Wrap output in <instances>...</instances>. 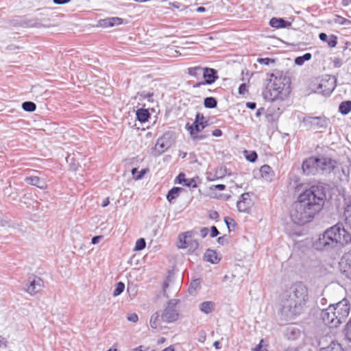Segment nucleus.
<instances>
[{
    "instance_id": "f257e3e1",
    "label": "nucleus",
    "mask_w": 351,
    "mask_h": 351,
    "mask_svg": "<svg viewBox=\"0 0 351 351\" xmlns=\"http://www.w3.org/2000/svg\"><path fill=\"white\" fill-rule=\"evenodd\" d=\"M325 199L322 187L312 186L305 190L292 205L290 216L293 223L304 225L310 222L322 208Z\"/></svg>"
},
{
    "instance_id": "f03ea898",
    "label": "nucleus",
    "mask_w": 351,
    "mask_h": 351,
    "mask_svg": "<svg viewBox=\"0 0 351 351\" xmlns=\"http://www.w3.org/2000/svg\"><path fill=\"white\" fill-rule=\"evenodd\" d=\"M308 300V290L302 282H296L284 293L280 313L283 319L289 320L299 315Z\"/></svg>"
},
{
    "instance_id": "7ed1b4c3",
    "label": "nucleus",
    "mask_w": 351,
    "mask_h": 351,
    "mask_svg": "<svg viewBox=\"0 0 351 351\" xmlns=\"http://www.w3.org/2000/svg\"><path fill=\"white\" fill-rule=\"evenodd\" d=\"M351 241V234L342 223H337L319 236L314 246L318 250L330 251L339 249Z\"/></svg>"
},
{
    "instance_id": "20e7f679",
    "label": "nucleus",
    "mask_w": 351,
    "mask_h": 351,
    "mask_svg": "<svg viewBox=\"0 0 351 351\" xmlns=\"http://www.w3.org/2000/svg\"><path fill=\"white\" fill-rule=\"evenodd\" d=\"M196 234L197 232L194 230L180 234L178 237V247L182 249H187L189 252H195L199 247L198 241L194 239Z\"/></svg>"
},
{
    "instance_id": "39448f33",
    "label": "nucleus",
    "mask_w": 351,
    "mask_h": 351,
    "mask_svg": "<svg viewBox=\"0 0 351 351\" xmlns=\"http://www.w3.org/2000/svg\"><path fill=\"white\" fill-rule=\"evenodd\" d=\"M302 123L308 130H322L328 126L330 119L325 116L313 117L307 115L303 118Z\"/></svg>"
},
{
    "instance_id": "423d86ee",
    "label": "nucleus",
    "mask_w": 351,
    "mask_h": 351,
    "mask_svg": "<svg viewBox=\"0 0 351 351\" xmlns=\"http://www.w3.org/2000/svg\"><path fill=\"white\" fill-rule=\"evenodd\" d=\"M330 306L332 308V311L335 312V315L338 317V321L341 324L346 320L349 315L350 308L349 301L344 298L338 303L330 305Z\"/></svg>"
},
{
    "instance_id": "0eeeda50",
    "label": "nucleus",
    "mask_w": 351,
    "mask_h": 351,
    "mask_svg": "<svg viewBox=\"0 0 351 351\" xmlns=\"http://www.w3.org/2000/svg\"><path fill=\"white\" fill-rule=\"evenodd\" d=\"M336 88V78L333 76H327L323 78L315 92L324 96H329Z\"/></svg>"
},
{
    "instance_id": "6e6552de",
    "label": "nucleus",
    "mask_w": 351,
    "mask_h": 351,
    "mask_svg": "<svg viewBox=\"0 0 351 351\" xmlns=\"http://www.w3.org/2000/svg\"><path fill=\"white\" fill-rule=\"evenodd\" d=\"M176 304L177 302L175 300H171L168 302L167 307L161 315L162 322L171 323L178 319L179 315L176 307Z\"/></svg>"
},
{
    "instance_id": "1a4fd4ad",
    "label": "nucleus",
    "mask_w": 351,
    "mask_h": 351,
    "mask_svg": "<svg viewBox=\"0 0 351 351\" xmlns=\"http://www.w3.org/2000/svg\"><path fill=\"white\" fill-rule=\"evenodd\" d=\"M173 141L171 136L169 133H165L159 138H158L154 148V152L155 156H159L166 152L169 148L171 147Z\"/></svg>"
},
{
    "instance_id": "9d476101",
    "label": "nucleus",
    "mask_w": 351,
    "mask_h": 351,
    "mask_svg": "<svg viewBox=\"0 0 351 351\" xmlns=\"http://www.w3.org/2000/svg\"><path fill=\"white\" fill-rule=\"evenodd\" d=\"M318 159L319 169L322 174H328L337 167V162L330 157L319 155Z\"/></svg>"
},
{
    "instance_id": "9b49d317",
    "label": "nucleus",
    "mask_w": 351,
    "mask_h": 351,
    "mask_svg": "<svg viewBox=\"0 0 351 351\" xmlns=\"http://www.w3.org/2000/svg\"><path fill=\"white\" fill-rule=\"evenodd\" d=\"M321 317L324 323L330 328H336L340 324L335 312L332 311L330 306L322 311Z\"/></svg>"
},
{
    "instance_id": "f8f14e48",
    "label": "nucleus",
    "mask_w": 351,
    "mask_h": 351,
    "mask_svg": "<svg viewBox=\"0 0 351 351\" xmlns=\"http://www.w3.org/2000/svg\"><path fill=\"white\" fill-rule=\"evenodd\" d=\"M319 159L317 157H310L302 163V170L306 175H315L320 173L319 168Z\"/></svg>"
},
{
    "instance_id": "ddd939ff",
    "label": "nucleus",
    "mask_w": 351,
    "mask_h": 351,
    "mask_svg": "<svg viewBox=\"0 0 351 351\" xmlns=\"http://www.w3.org/2000/svg\"><path fill=\"white\" fill-rule=\"evenodd\" d=\"M28 285H27L25 291L33 295L38 293L43 287V281L40 277L35 276H29L28 278Z\"/></svg>"
},
{
    "instance_id": "4468645a",
    "label": "nucleus",
    "mask_w": 351,
    "mask_h": 351,
    "mask_svg": "<svg viewBox=\"0 0 351 351\" xmlns=\"http://www.w3.org/2000/svg\"><path fill=\"white\" fill-rule=\"evenodd\" d=\"M203 78L204 80L197 82L193 86V88H199L202 85L211 84L214 83L217 79V72L214 69L204 68L203 73Z\"/></svg>"
},
{
    "instance_id": "2eb2a0df",
    "label": "nucleus",
    "mask_w": 351,
    "mask_h": 351,
    "mask_svg": "<svg viewBox=\"0 0 351 351\" xmlns=\"http://www.w3.org/2000/svg\"><path fill=\"white\" fill-rule=\"evenodd\" d=\"M252 206V202L249 193H243L237 203L238 210L243 213H249Z\"/></svg>"
},
{
    "instance_id": "dca6fc26",
    "label": "nucleus",
    "mask_w": 351,
    "mask_h": 351,
    "mask_svg": "<svg viewBox=\"0 0 351 351\" xmlns=\"http://www.w3.org/2000/svg\"><path fill=\"white\" fill-rule=\"evenodd\" d=\"M123 23V19L119 17H109L104 19H101L99 21L100 27L106 28L110 27H114L116 25H121Z\"/></svg>"
},
{
    "instance_id": "f3484780",
    "label": "nucleus",
    "mask_w": 351,
    "mask_h": 351,
    "mask_svg": "<svg viewBox=\"0 0 351 351\" xmlns=\"http://www.w3.org/2000/svg\"><path fill=\"white\" fill-rule=\"evenodd\" d=\"M269 25L272 27L279 29L289 27L291 25V23L289 21H286L282 18L274 17L271 19L269 21Z\"/></svg>"
},
{
    "instance_id": "a211bd4d",
    "label": "nucleus",
    "mask_w": 351,
    "mask_h": 351,
    "mask_svg": "<svg viewBox=\"0 0 351 351\" xmlns=\"http://www.w3.org/2000/svg\"><path fill=\"white\" fill-rule=\"evenodd\" d=\"M204 123L196 122V120L191 125L186 124V128L189 132L191 136H193L195 133H199L203 130L207 125H204Z\"/></svg>"
},
{
    "instance_id": "6ab92c4d",
    "label": "nucleus",
    "mask_w": 351,
    "mask_h": 351,
    "mask_svg": "<svg viewBox=\"0 0 351 351\" xmlns=\"http://www.w3.org/2000/svg\"><path fill=\"white\" fill-rule=\"evenodd\" d=\"M319 38L323 42H326L328 45L332 48L335 47L337 44V37L333 34L328 36L325 33H320Z\"/></svg>"
},
{
    "instance_id": "aec40b11",
    "label": "nucleus",
    "mask_w": 351,
    "mask_h": 351,
    "mask_svg": "<svg viewBox=\"0 0 351 351\" xmlns=\"http://www.w3.org/2000/svg\"><path fill=\"white\" fill-rule=\"evenodd\" d=\"M215 304L212 301H206L199 304V309L204 314H210L215 309Z\"/></svg>"
},
{
    "instance_id": "412c9836",
    "label": "nucleus",
    "mask_w": 351,
    "mask_h": 351,
    "mask_svg": "<svg viewBox=\"0 0 351 351\" xmlns=\"http://www.w3.org/2000/svg\"><path fill=\"white\" fill-rule=\"evenodd\" d=\"M204 260L213 264L217 263L220 258H218L216 251L208 249L204 254Z\"/></svg>"
},
{
    "instance_id": "4be33fe9",
    "label": "nucleus",
    "mask_w": 351,
    "mask_h": 351,
    "mask_svg": "<svg viewBox=\"0 0 351 351\" xmlns=\"http://www.w3.org/2000/svg\"><path fill=\"white\" fill-rule=\"evenodd\" d=\"M25 180L27 184L36 186L40 189H43L45 186V182L43 179H41L38 176L26 177Z\"/></svg>"
},
{
    "instance_id": "5701e85b",
    "label": "nucleus",
    "mask_w": 351,
    "mask_h": 351,
    "mask_svg": "<svg viewBox=\"0 0 351 351\" xmlns=\"http://www.w3.org/2000/svg\"><path fill=\"white\" fill-rule=\"evenodd\" d=\"M260 173L263 178L267 181L271 180L274 176V171L269 165H263L260 169Z\"/></svg>"
},
{
    "instance_id": "b1692460",
    "label": "nucleus",
    "mask_w": 351,
    "mask_h": 351,
    "mask_svg": "<svg viewBox=\"0 0 351 351\" xmlns=\"http://www.w3.org/2000/svg\"><path fill=\"white\" fill-rule=\"evenodd\" d=\"M136 119L141 123H144L148 121L150 117V114L147 109L140 108L136 112Z\"/></svg>"
},
{
    "instance_id": "393cba45",
    "label": "nucleus",
    "mask_w": 351,
    "mask_h": 351,
    "mask_svg": "<svg viewBox=\"0 0 351 351\" xmlns=\"http://www.w3.org/2000/svg\"><path fill=\"white\" fill-rule=\"evenodd\" d=\"M204 69L202 66H197L194 67H190L188 69V74L192 77L199 80L202 77H203Z\"/></svg>"
},
{
    "instance_id": "a878e982",
    "label": "nucleus",
    "mask_w": 351,
    "mask_h": 351,
    "mask_svg": "<svg viewBox=\"0 0 351 351\" xmlns=\"http://www.w3.org/2000/svg\"><path fill=\"white\" fill-rule=\"evenodd\" d=\"M161 315L159 312H156L153 314L150 318L149 324L150 326L152 328L157 329L161 327L160 321H161Z\"/></svg>"
},
{
    "instance_id": "bb28decb",
    "label": "nucleus",
    "mask_w": 351,
    "mask_h": 351,
    "mask_svg": "<svg viewBox=\"0 0 351 351\" xmlns=\"http://www.w3.org/2000/svg\"><path fill=\"white\" fill-rule=\"evenodd\" d=\"M351 111V101H342L339 106V112L346 115Z\"/></svg>"
},
{
    "instance_id": "cd10ccee",
    "label": "nucleus",
    "mask_w": 351,
    "mask_h": 351,
    "mask_svg": "<svg viewBox=\"0 0 351 351\" xmlns=\"http://www.w3.org/2000/svg\"><path fill=\"white\" fill-rule=\"evenodd\" d=\"M319 351H344V350L339 343L332 341L328 346L321 348Z\"/></svg>"
},
{
    "instance_id": "c85d7f7f",
    "label": "nucleus",
    "mask_w": 351,
    "mask_h": 351,
    "mask_svg": "<svg viewBox=\"0 0 351 351\" xmlns=\"http://www.w3.org/2000/svg\"><path fill=\"white\" fill-rule=\"evenodd\" d=\"M181 191V189L179 187H173L171 190L169 191L167 195V199L169 202H171L172 200L177 198L179 195V193Z\"/></svg>"
},
{
    "instance_id": "c756f323",
    "label": "nucleus",
    "mask_w": 351,
    "mask_h": 351,
    "mask_svg": "<svg viewBox=\"0 0 351 351\" xmlns=\"http://www.w3.org/2000/svg\"><path fill=\"white\" fill-rule=\"evenodd\" d=\"M311 58V53H306L303 56L296 57L295 58L294 62L296 65L302 66L304 62L310 60Z\"/></svg>"
},
{
    "instance_id": "7c9ffc66",
    "label": "nucleus",
    "mask_w": 351,
    "mask_h": 351,
    "mask_svg": "<svg viewBox=\"0 0 351 351\" xmlns=\"http://www.w3.org/2000/svg\"><path fill=\"white\" fill-rule=\"evenodd\" d=\"M343 216L346 224L351 228V204H348L345 208Z\"/></svg>"
},
{
    "instance_id": "2f4dec72",
    "label": "nucleus",
    "mask_w": 351,
    "mask_h": 351,
    "mask_svg": "<svg viewBox=\"0 0 351 351\" xmlns=\"http://www.w3.org/2000/svg\"><path fill=\"white\" fill-rule=\"evenodd\" d=\"M204 106L207 108H214L217 106V101L213 97H206L204 101Z\"/></svg>"
},
{
    "instance_id": "473e14b6",
    "label": "nucleus",
    "mask_w": 351,
    "mask_h": 351,
    "mask_svg": "<svg viewBox=\"0 0 351 351\" xmlns=\"http://www.w3.org/2000/svg\"><path fill=\"white\" fill-rule=\"evenodd\" d=\"M22 108L26 112H34L36 105L32 101H25L22 104Z\"/></svg>"
},
{
    "instance_id": "72a5a7b5",
    "label": "nucleus",
    "mask_w": 351,
    "mask_h": 351,
    "mask_svg": "<svg viewBox=\"0 0 351 351\" xmlns=\"http://www.w3.org/2000/svg\"><path fill=\"white\" fill-rule=\"evenodd\" d=\"M125 289V285L122 282H119L116 284L115 289L113 291V295L114 297L119 295L121 294Z\"/></svg>"
},
{
    "instance_id": "f704fd0d",
    "label": "nucleus",
    "mask_w": 351,
    "mask_h": 351,
    "mask_svg": "<svg viewBox=\"0 0 351 351\" xmlns=\"http://www.w3.org/2000/svg\"><path fill=\"white\" fill-rule=\"evenodd\" d=\"M145 169H141V171H138L136 168H133L132 169V174L135 180H141L145 175Z\"/></svg>"
},
{
    "instance_id": "c9c22d12",
    "label": "nucleus",
    "mask_w": 351,
    "mask_h": 351,
    "mask_svg": "<svg viewBox=\"0 0 351 351\" xmlns=\"http://www.w3.org/2000/svg\"><path fill=\"white\" fill-rule=\"evenodd\" d=\"M146 242L145 240L143 238L138 239L135 244L134 250L140 251L143 250L145 247Z\"/></svg>"
},
{
    "instance_id": "e433bc0d",
    "label": "nucleus",
    "mask_w": 351,
    "mask_h": 351,
    "mask_svg": "<svg viewBox=\"0 0 351 351\" xmlns=\"http://www.w3.org/2000/svg\"><path fill=\"white\" fill-rule=\"evenodd\" d=\"M335 22L337 24H339V25H350L351 24V21L342 17V16H337L335 19Z\"/></svg>"
},
{
    "instance_id": "4c0bfd02",
    "label": "nucleus",
    "mask_w": 351,
    "mask_h": 351,
    "mask_svg": "<svg viewBox=\"0 0 351 351\" xmlns=\"http://www.w3.org/2000/svg\"><path fill=\"white\" fill-rule=\"evenodd\" d=\"M267 344L263 339H261L259 343L253 349V351H267Z\"/></svg>"
},
{
    "instance_id": "58836bf2",
    "label": "nucleus",
    "mask_w": 351,
    "mask_h": 351,
    "mask_svg": "<svg viewBox=\"0 0 351 351\" xmlns=\"http://www.w3.org/2000/svg\"><path fill=\"white\" fill-rule=\"evenodd\" d=\"M195 120H196V122H199V123H204V125H208V121L206 120V119H205L204 116L203 115V114H202L200 112H197L196 114Z\"/></svg>"
},
{
    "instance_id": "ea45409f",
    "label": "nucleus",
    "mask_w": 351,
    "mask_h": 351,
    "mask_svg": "<svg viewBox=\"0 0 351 351\" xmlns=\"http://www.w3.org/2000/svg\"><path fill=\"white\" fill-rule=\"evenodd\" d=\"M184 186H189V187H193L195 188L197 186L196 181L194 178H189L186 179L184 180V182L183 184Z\"/></svg>"
},
{
    "instance_id": "a19ab883",
    "label": "nucleus",
    "mask_w": 351,
    "mask_h": 351,
    "mask_svg": "<svg viewBox=\"0 0 351 351\" xmlns=\"http://www.w3.org/2000/svg\"><path fill=\"white\" fill-rule=\"evenodd\" d=\"M258 62L262 64L269 65L270 63H274V60L269 58H258Z\"/></svg>"
},
{
    "instance_id": "79ce46f5",
    "label": "nucleus",
    "mask_w": 351,
    "mask_h": 351,
    "mask_svg": "<svg viewBox=\"0 0 351 351\" xmlns=\"http://www.w3.org/2000/svg\"><path fill=\"white\" fill-rule=\"evenodd\" d=\"M226 189V185L224 184H213L210 186L209 189L211 191L219 190V191H223Z\"/></svg>"
},
{
    "instance_id": "37998d69",
    "label": "nucleus",
    "mask_w": 351,
    "mask_h": 351,
    "mask_svg": "<svg viewBox=\"0 0 351 351\" xmlns=\"http://www.w3.org/2000/svg\"><path fill=\"white\" fill-rule=\"evenodd\" d=\"M257 154L255 152H252L250 154L246 156V159L249 160L250 162H255L257 159Z\"/></svg>"
},
{
    "instance_id": "c03bdc74",
    "label": "nucleus",
    "mask_w": 351,
    "mask_h": 351,
    "mask_svg": "<svg viewBox=\"0 0 351 351\" xmlns=\"http://www.w3.org/2000/svg\"><path fill=\"white\" fill-rule=\"evenodd\" d=\"M127 319L129 322L136 323L138 320V317L136 313H131L128 316Z\"/></svg>"
},
{
    "instance_id": "a18cd8bd",
    "label": "nucleus",
    "mask_w": 351,
    "mask_h": 351,
    "mask_svg": "<svg viewBox=\"0 0 351 351\" xmlns=\"http://www.w3.org/2000/svg\"><path fill=\"white\" fill-rule=\"evenodd\" d=\"M191 136L193 141H196L204 140L207 137L206 135H203V134L199 135L198 133H195V135Z\"/></svg>"
},
{
    "instance_id": "49530a36",
    "label": "nucleus",
    "mask_w": 351,
    "mask_h": 351,
    "mask_svg": "<svg viewBox=\"0 0 351 351\" xmlns=\"http://www.w3.org/2000/svg\"><path fill=\"white\" fill-rule=\"evenodd\" d=\"M247 92V86L245 83L241 84L239 87V93L240 95H244Z\"/></svg>"
},
{
    "instance_id": "de8ad7c7",
    "label": "nucleus",
    "mask_w": 351,
    "mask_h": 351,
    "mask_svg": "<svg viewBox=\"0 0 351 351\" xmlns=\"http://www.w3.org/2000/svg\"><path fill=\"white\" fill-rule=\"evenodd\" d=\"M210 230V237L212 238L216 237L219 234V232L218 231L217 228L214 226L211 227Z\"/></svg>"
},
{
    "instance_id": "09e8293b",
    "label": "nucleus",
    "mask_w": 351,
    "mask_h": 351,
    "mask_svg": "<svg viewBox=\"0 0 351 351\" xmlns=\"http://www.w3.org/2000/svg\"><path fill=\"white\" fill-rule=\"evenodd\" d=\"M141 95L143 99H148L149 100V98L153 97L154 93L150 92L143 91Z\"/></svg>"
},
{
    "instance_id": "8fccbe9b",
    "label": "nucleus",
    "mask_w": 351,
    "mask_h": 351,
    "mask_svg": "<svg viewBox=\"0 0 351 351\" xmlns=\"http://www.w3.org/2000/svg\"><path fill=\"white\" fill-rule=\"evenodd\" d=\"M186 179V178H185V175L183 173H180L177 177L178 182L179 184H183Z\"/></svg>"
},
{
    "instance_id": "3c124183",
    "label": "nucleus",
    "mask_w": 351,
    "mask_h": 351,
    "mask_svg": "<svg viewBox=\"0 0 351 351\" xmlns=\"http://www.w3.org/2000/svg\"><path fill=\"white\" fill-rule=\"evenodd\" d=\"M206 335L205 332L202 331L199 333V337L197 338V340L199 342H201V343H204L205 341V340H206Z\"/></svg>"
},
{
    "instance_id": "603ef678",
    "label": "nucleus",
    "mask_w": 351,
    "mask_h": 351,
    "mask_svg": "<svg viewBox=\"0 0 351 351\" xmlns=\"http://www.w3.org/2000/svg\"><path fill=\"white\" fill-rule=\"evenodd\" d=\"M102 239V236H95L92 238L91 243L95 245L98 243L100 240Z\"/></svg>"
},
{
    "instance_id": "864d4df0",
    "label": "nucleus",
    "mask_w": 351,
    "mask_h": 351,
    "mask_svg": "<svg viewBox=\"0 0 351 351\" xmlns=\"http://www.w3.org/2000/svg\"><path fill=\"white\" fill-rule=\"evenodd\" d=\"M199 285V282L197 280L192 282L189 287V291H191V289L195 290L196 287Z\"/></svg>"
},
{
    "instance_id": "5fc2aeb1",
    "label": "nucleus",
    "mask_w": 351,
    "mask_h": 351,
    "mask_svg": "<svg viewBox=\"0 0 351 351\" xmlns=\"http://www.w3.org/2000/svg\"><path fill=\"white\" fill-rule=\"evenodd\" d=\"M212 134L213 136L216 137L221 136L222 135V132L219 129H215V130L213 131Z\"/></svg>"
},
{
    "instance_id": "6e6d98bb",
    "label": "nucleus",
    "mask_w": 351,
    "mask_h": 351,
    "mask_svg": "<svg viewBox=\"0 0 351 351\" xmlns=\"http://www.w3.org/2000/svg\"><path fill=\"white\" fill-rule=\"evenodd\" d=\"M53 1L55 4L62 5L70 2L71 0H53Z\"/></svg>"
},
{
    "instance_id": "4d7b16f0",
    "label": "nucleus",
    "mask_w": 351,
    "mask_h": 351,
    "mask_svg": "<svg viewBox=\"0 0 351 351\" xmlns=\"http://www.w3.org/2000/svg\"><path fill=\"white\" fill-rule=\"evenodd\" d=\"M200 233L203 238L206 237L208 233V229L207 228H202L200 230Z\"/></svg>"
},
{
    "instance_id": "13d9d810",
    "label": "nucleus",
    "mask_w": 351,
    "mask_h": 351,
    "mask_svg": "<svg viewBox=\"0 0 351 351\" xmlns=\"http://www.w3.org/2000/svg\"><path fill=\"white\" fill-rule=\"evenodd\" d=\"M246 107L251 110H254L256 107V104L255 102H247Z\"/></svg>"
},
{
    "instance_id": "bf43d9fd",
    "label": "nucleus",
    "mask_w": 351,
    "mask_h": 351,
    "mask_svg": "<svg viewBox=\"0 0 351 351\" xmlns=\"http://www.w3.org/2000/svg\"><path fill=\"white\" fill-rule=\"evenodd\" d=\"M219 217V213L217 211H212L210 214V218L216 219Z\"/></svg>"
},
{
    "instance_id": "052dcab7",
    "label": "nucleus",
    "mask_w": 351,
    "mask_h": 351,
    "mask_svg": "<svg viewBox=\"0 0 351 351\" xmlns=\"http://www.w3.org/2000/svg\"><path fill=\"white\" fill-rule=\"evenodd\" d=\"M223 176H224V173H223L221 169H220L219 171H216L215 177L217 178H223Z\"/></svg>"
},
{
    "instance_id": "680f3d73",
    "label": "nucleus",
    "mask_w": 351,
    "mask_h": 351,
    "mask_svg": "<svg viewBox=\"0 0 351 351\" xmlns=\"http://www.w3.org/2000/svg\"><path fill=\"white\" fill-rule=\"evenodd\" d=\"M110 203V201H109V198L108 197H106L104 199L102 204H101V206L102 207H106Z\"/></svg>"
},
{
    "instance_id": "e2e57ef3",
    "label": "nucleus",
    "mask_w": 351,
    "mask_h": 351,
    "mask_svg": "<svg viewBox=\"0 0 351 351\" xmlns=\"http://www.w3.org/2000/svg\"><path fill=\"white\" fill-rule=\"evenodd\" d=\"M130 351H144V350H143V346H140L137 348L132 349Z\"/></svg>"
},
{
    "instance_id": "0e129e2a",
    "label": "nucleus",
    "mask_w": 351,
    "mask_h": 351,
    "mask_svg": "<svg viewBox=\"0 0 351 351\" xmlns=\"http://www.w3.org/2000/svg\"><path fill=\"white\" fill-rule=\"evenodd\" d=\"M162 351H174V348H173V346H170L165 348L164 350H162Z\"/></svg>"
},
{
    "instance_id": "69168bd1",
    "label": "nucleus",
    "mask_w": 351,
    "mask_h": 351,
    "mask_svg": "<svg viewBox=\"0 0 351 351\" xmlns=\"http://www.w3.org/2000/svg\"><path fill=\"white\" fill-rule=\"evenodd\" d=\"M206 10L205 8L204 7H198L197 9H196V11L198 12H204Z\"/></svg>"
},
{
    "instance_id": "338daca9",
    "label": "nucleus",
    "mask_w": 351,
    "mask_h": 351,
    "mask_svg": "<svg viewBox=\"0 0 351 351\" xmlns=\"http://www.w3.org/2000/svg\"><path fill=\"white\" fill-rule=\"evenodd\" d=\"M224 237H220L217 239V242L221 244H223Z\"/></svg>"
},
{
    "instance_id": "774afa93",
    "label": "nucleus",
    "mask_w": 351,
    "mask_h": 351,
    "mask_svg": "<svg viewBox=\"0 0 351 351\" xmlns=\"http://www.w3.org/2000/svg\"><path fill=\"white\" fill-rule=\"evenodd\" d=\"M351 3V0H343V4L344 5H348Z\"/></svg>"
}]
</instances>
